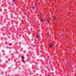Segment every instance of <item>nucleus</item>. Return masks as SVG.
Listing matches in <instances>:
<instances>
[{"label":"nucleus","mask_w":76,"mask_h":76,"mask_svg":"<svg viewBox=\"0 0 76 76\" xmlns=\"http://www.w3.org/2000/svg\"><path fill=\"white\" fill-rule=\"evenodd\" d=\"M36 38H37V39H38L39 38V35H37V36H36Z\"/></svg>","instance_id":"2"},{"label":"nucleus","mask_w":76,"mask_h":76,"mask_svg":"<svg viewBox=\"0 0 76 76\" xmlns=\"http://www.w3.org/2000/svg\"><path fill=\"white\" fill-rule=\"evenodd\" d=\"M35 6H37V4H35Z\"/></svg>","instance_id":"16"},{"label":"nucleus","mask_w":76,"mask_h":76,"mask_svg":"<svg viewBox=\"0 0 76 76\" xmlns=\"http://www.w3.org/2000/svg\"><path fill=\"white\" fill-rule=\"evenodd\" d=\"M41 16H43L42 14H41Z\"/></svg>","instance_id":"15"},{"label":"nucleus","mask_w":76,"mask_h":76,"mask_svg":"<svg viewBox=\"0 0 76 76\" xmlns=\"http://www.w3.org/2000/svg\"><path fill=\"white\" fill-rule=\"evenodd\" d=\"M24 58V57H23V56H22L21 58H22V59H23Z\"/></svg>","instance_id":"6"},{"label":"nucleus","mask_w":76,"mask_h":76,"mask_svg":"<svg viewBox=\"0 0 76 76\" xmlns=\"http://www.w3.org/2000/svg\"><path fill=\"white\" fill-rule=\"evenodd\" d=\"M42 12H41L40 13H41Z\"/></svg>","instance_id":"20"},{"label":"nucleus","mask_w":76,"mask_h":76,"mask_svg":"<svg viewBox=\"0 0 76 76\" xmlns=\"http://www.w3.org/2000/svg\"><path fill=\"white\" fill-rule=\"evenodd\" d=\"M56 19H57V18L55 16L54 18V19L55 20H56Z\"/></svg>","instance_id":"5"},{"label":"nucleus","mask_w":76,"mask_h":76,"mask_svg":"<svg viewBox=\"0 0 76 76\" xmlns=\"http://www.w3.org/2000/svg\"><path fill=\"white\" fill-rule=\"evenodd\" d=\"M51 17H50V18H49L50 19H51Z\"/></svg>","instance_id":"17"},{"label":"nucleus","mask_w":76,"mask_h":76,"mask_svg":"<svg viewBox=\"0 0 76 76\" xmlns=\"http://www.w3.org/2000/svg\"><path fill=\"white\" fill-rule=\"evenodd\" d=\"M51 45H54L53 44V43H52V44H51Z\"/></svg>","instance_id":"12"},{"label":"nucleus","mask_w":76,"mask_h":76,"mask_svg":"<svg viewBox=\"0 0 76 76\" xmlns=\"http://www.w3.org/2000/svg\"><path fill=\"white\" fill-rule=\"evenodd\" d=\"M23 19H24V18H25V16H23Z\"/></svg>","instance_id":"9"},{"label":"nucleus","mask_w":76,"mask_h":76,"mask_svg":"<svg viewBox=\"0 0 76 76\" xmlns=\"http://www.w3.org/2000/svg\"><path fill=\"white\" fill-rule=\"evenodd\" d=\"M44 0V1H45V0Z\"/></svg>","instance_id":"19"},{"label":"nucleus","mask_w":76,"mask_h":76,"mask_svg":"<svg viewBox=\"0 0 76 76\" xmlns=\"http://www.w3.org/2000/svg\"><path fill=\"white\" fill-rule=\"evenodd\" d=\"M52 44V43L51 42L50 43V44H51V45Z\"/></svg>","instance_id":"14"},{"label":"nucleus","mask_w":76,"mask_h":76,"mask_svg":"<svg viewBox=\"0 0 76 76\" xmlns=\"http://www.w3.org/2000/svg\"><path fill=\"white\" fill-rule=\"evenodd\" d=\"M50 48H51L52 47V45H50Z\"/></svg>","instance_id":"7"},{"label":"nucleus","mask_w":76,"mask_h":76,"mask_svg":"<svg viewBox=\"0 0 76 76\" xmlns=\"http://www.w3.org/2000/svg\"><path fill=\"white\" fill-rule=\"evenodd\" d=\"M48 35H49V34H48Z\"/></svg>","instance_id":"18"},{"label":"nucleus","mask_w":76,"mask_h":76,"mask_svg":"<svg viewBox=\"0 0 76 76\" xmlns=\"http://www.w3.org/2000/svg\"><path fill=\"white\" fill-rule=\"evenodd\" d=\"M41 21L42 22H43V21H44V20H43L41 19Z\"/></svg>","instance_id":"8"},{"label":"nucleus","mask_w":76,"mask_h":76,"mask_svg":"<svg viewBox=\"0 0 76 76\" xmlns=\"http://www.w3.org/2000/svg\"><path fill=\"white\" fill-rule=\"evenodd\" d=\"M16 1H17V0H12V2L13 3H16Z\"/></svg>","instance_id":"1"},{"label":"nucleus","mask_w":76,"mask_h":76,"mask_svg":"<svg viewBox=\"0 0 76 76\" xmlns=\"http://www.w3.org/2000/svg\"><path fill=\"white\" fill-rule=\"evenodd\" d=\"M61 35H62V36H63V35H64V34H61Z\"/></svg>","instance_id":"11"},{"label":"nucleus","mask_w":76,"mask_h":76,"mask_svg":"<svg viewBox=\"0 0 76 76\" xmlns=\"http://www.w3.org/2000/svg\"><path fill=\"white\" fill-rule=\"evenodd\" d=\"M23 62H25V60H24V59H23Z\"/></svg>","instance_id":"10"},{"label":"nucleus","mask_w":76,"mask_h":76,"mask_svg":"<svg viewBox=\"0 0 76 76\" xmlns=\"http://www.w3.org/2000/svg\"><path fill=\"white\" fill-rule=\"evenodd\" d=\"M9 45L10 46H11V44H9Z\"/></svg>","instance_id":"13"},{"label":"nucleus","mask_w":76,"mask_h":76,"mask_svg":"<svg viewBox=\"0 0 76 76\" xmlns=\"http://www.w3.org/2000/svg\"><path fill=\"white\" fill-rule=\"evenodd\" d=\"M73 69H74L73 68Z\"/></svg>","instance_id":"21"},{"label":"nucleus","mask_w":76,"mask_h":76,"mask_svg":"<svg viewBox=\"0 0 76 76\" xmlns=\"http://www.w3.org/2000/svg\"><path fill=\"white\" fill-rule=\"evenodd\" d=\"M35 9V7H32V10H34V9Z\"/></svg>","instance_id":"4"},{"label":"nucleus","mask_w":76,"mask_h":76,"mask_svg":"<svg viewBox=\"0 0 76 76\" xmlns=\"http://www.w3.org/2000/svg\"><path fill=\"white\" fill-rule=\"evenodd\" d=\"M46 20L48 21V23H50V21H49V20L48 19H47Z\"/></svg>","instance_id":"3"}]
</instances>
